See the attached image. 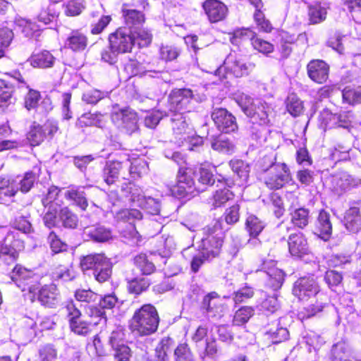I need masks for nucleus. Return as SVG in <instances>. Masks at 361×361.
Wrapping results in <instances>:
<instances>
[{"label":"nucleus","instance_id":"obj_1","mask_svg":"<svg viewBox=\"0 0 361 361\" xmlns=\"http://www.w3.org/2000/svg\"><path fill=\"white\" fill-rule=\"evenodd\" d=\"M234 100L252 123L249 129L252 139L257 142L264 140L265 129L262 126L270 123L269 116L272 113L271 106L266 102L253 99L243 92L235 94Z\"/></svg>","mask_w":361,"mask_h":361},{"label":"nucleus","instance_id":"obj_2","mask_svg":"<svg viewBox=\"0 0 361 361\" xmlns=\"http://www.w3.org/2000/svg\"><path fill=\"white\" fill-rule=\"evenodd\" d=\"M27 214H18L13 221L14 231H8L0 245V259L7 265L13 264L18 252L24 249V242L20 238L18 231L29 233L32 231V225Z\"/></svg>","mask_w":361,"mask_h":361},{"label":"nucleus","instance_id":"obj_3","mask_svg":"<svg viewBox=\"0 0 361 361\" xmlns=\"http://www.w3.org/2000/svg\"><path fill=\"white\" fill-rule=\"evenodd\" d=\"M159 317L157 309L151 304L143 305L135 310L130 320L132 332L139 336H149L157 331Z\"/></svg>","mask_w":361,"mask_h":361},{"label":"nucleus","instance_id":"obj_4","mask_svg":"<svg viewBox=\"0 0 361 361\" xmlns=\"http://www.w3.org/2000/svg\"><path fill=\"white\" fill-rule=\"evenodd\" d=\"M205 99V95L194 92L190 89H178L169 94L166 108L170 114L190 112Z\"/></svg>","mask_w":361,"mask_h":361},{"label":"nucleus","instance_id":"obj_5","mask_svg":"<svg viewBox=\"0 0 361 361\" xmlns=\"http://www.w3.org/2000/svg\"><path fill=\"white\" fill-rule=\"evenodd\" d=\"M80 267L83 271L92 269L95 279L99 283L106 281L112 272L111 263L103 254H90L82 257Z\"/></svg>","mask_w":361,"mask_h":361},{"label":"nucleus","instance_id":"obj_6","mask_svg":"<svg viewBox=\"0 0 361 361\" xmlns=\"http://www.w3.org/2000/svg\"><path fill=\"white\" fill-rule=\"evenodd\" d=\"M207 231L209 234L202 238L200 250L202 252L203 257L212 259L219 256L223 245V233L220 223L215 222L212 228L208 226Z\"/></svg>","mask_w":361,"mask_h":361},{"label":"nucleus","instance_id":"obj_7","mask_svg":"<svg viewBox=\"0 0 361 361\" xmlns=\"http://www.w3.org/2000/svg\"><path fill=\"white\" fill-rule=\"evenodd\" d=\"M264 171V184L271 190L280 189L290 180V171L286 164L271 161L269 167Z\"/></svg>","mask_w":361,"mask_h":361},{"label":"nucleus","instance_id":"obj_8","mask_svg":"<svg viewBox=\"0 0 361 361\" xmlns=\"http://www.w3.org/2000/svg\"><path fill=\"white\" fill-rule=\"evenodd\" d=\"M109 44L117 53L130 52L135 45V37L126 27H118L115 32L109 34Z\"/></svg>","mask_w":361,"mask_h":361},{"label":"nucleus","instance_id":"obj_9","mask_svg":"<svg viewBox=\"0 0 361 361\" xmlns=\"http://www.w3.org/2000/svg\"><path fill=\"white\" fill-rule=\"evenodd\" d=\"M192 174V169L187 166H180L177 175V183L172 192L180 197L192 195L195 191Z\"/></svg>","mask_w":361,"mask_h":361},{"label":"nucleus","instance_id":"obj_10","mask_svg":"<svg viewBox=\"0 0 361 361\" xmlns=\"http://www.w3.org/2000/svg\"><path fill=\"white\" fill-rule=\"evenodd\" d=\"M200 310L208 319L216 321L224 316L225 307L219 295L216 292H211L204 296Z\"/></svg>","mask_w":361,"mask_h":361},{"label":"nucleus","instance_id":"obj_11","mask_svg":"<svg viewBox=\"0 0 361 361\" xmlns=\"http://www.w3.org/2000/svg\"><path fill=\"white\" fill-rule=\"evenodd\" d=\"M10 277L22 290H28L30 293H36L38 289L37 278L32 271L20 265H16L10 274Z\"/></svg>","mask_w":361,"mask_h":361},{"label":"nucleus","instance_id":"obj_12","mask_svg":"<svg viewBox=\"0 0 361 361\" xmlns=\"http://www.w3.org/2000/svg\"><path fill=\"white\" fill-rule=\"evenodd\" d=\"M117 301L118 299L115 295H106L99 300L98 307L89 305L85 308V312L90 318L97 319L96 322H93L94 325L105 324L106 323V317L104 310L113 308Z\"/></svg>","mask_w":361,"mask_h":361},{"label":"nucleus","instance_id":"obj_13","mask_svg":"<svg viewBox=\"0 0 361 361\" xmlns=\"http://www.w3.org/2000/svg\"><path fill=\"white\" fill-rule=\"evenodd\" d=\"M319 118L326 128H343L348 129L351 126L353 114L350 111L333 114L329 109H325L321 111Z\"/></svg>","mask_w":361,"mask_h":361},{"label":"nucleus","instance_id":"obj_14","mask_svg":"<svg viewBox=\"0 0 361 361\" xmlns=\"http://www.w3.org/2000/svg\"><path fill=\"white\" fill-rule=\"evenodd\" d=\"M293 293L300 300H307L319 295V287L314 276L301 277L295 282Z\"/></svg>","mask_w":361,"mask_h":361},{"label":"nucleus","instance_id":"obj_15","mask_svg":"<svg viewBox=\"0 0 361 361\" xmlns=\"http://www.w3.org/2000/svg\"><path fill=\"white\" fill-rule=\"evenodd\" d=\"M211 116L218 130L223 133H229L238 129L235 117L226 109H214Z\"/></svg>","mask_w":361,"mask_h":361},{"label":"nucleus","instance_id":"obj_16","mask_svg":"<svg viewBox=\"0 0 361 361\" xmlns=\"http://www.w3.org/2000/svg\"><path fill=\"white\" fill-rule=\"evenodd\" d=\"M111 119L116 125L125 129L128 134H132L137 130V116L130 109H121L114 112L111 115Z\"/></svg>","mask_w":361,"mask_h":361},{"label":"nucleus","instance_id":"obj_17","mask_svg":"<svg viewBox=\"0 0 361 361\" xmlns=\"http://www.w3.org/2000/svg\"><path fill=\"white\" fill-rule=\"evenodd\" d=\"M66 309L68 312L70 328L76 334L86 335L90 331V324H94L93 322L97 320L95 318H91L92 320L87 322L82 319L80 310L73 303L68 304Z\"/></svg>","mask_w":361,"mask_h":361},{"label":"nucleus","instance_id":"obj_18","mask_svg":"<svg viewBox=\"0 0 361 361\" xmlns=\"http://www.w3.org/2000/svg\"><path fill=\"white\" fill-rule=\"evenodd\" d=\"M171 114V121L173 134L181 142L189 140L195 133L183 113Z\"/></svg>","mask_w":361,"mask_h":361},{"label":"nucleus","instance_id":"obj_19","mask_svg":"<svg viewBox=\"0 0 361 361\" xmlns=\"http://www.w3.org/2000/svg\"><path fill=\"white\" fill-rule=\"evenodd\" d=\"M223 70L226 71V73L231 74L236 78L242 77L248 73V66L246 63L241 59L233 54L227 56L224 65L216 71V75L221 76Z\"/></svg>","mask_w":361,"mask_h":361},{"label":"nucleus","instance_id":"obj_20","mask_svg":"<svg viewBox=\"0 0 361 361\" xmlns=\"http://www.w3.org/2000/svg\"><path fill=\"white\" fill-rule=\"evenodd\" d=\"M202 8L211 23H217L224 20L227 15V7L219 0H206Z\"/></svg>","mask_w":361,"mask_h":361},{"label":"nucleus","instance_id":"obj_21","mask_svg":"<svg viewBox=\"0 0 361 361\" xmlns=\"http://www.w3.org/2000/svg\"><path fill=\"white\" fill-rule=\"evenodd\" d=\"M307 75L314 82L322 84L329 78V66L322 60H312L307 66Z\"/></svg>","mask_w":361,"mask_h":361},{"label":"nucleus","instance_id":"obj_22","mask_svg":"<svg viewBox=\"0 0 361 361\" xmlns=\"http://www.w3.org/2000/svg\"><path fill=\"white\" fill-rule=\"evenodd\" d=\"M261 271L266 273L268 279L267 284L274 290H277L281 287L284 281V272L275 267V264L271 262H264L262 264Z\"/></svg>","mask_w":361,"mask_h":361},{"label":"nucleus","instance_id":"obj_23","mask_svg":"<svg viewBox=\"0 0 361 361\" xmlns=\"http://www.w3.org/2000/svg\"><path fill=\"white\" fill-rule=\"evenodd\" d=\"M331 361H361V356L355 355L348 343L342 340L333 345Z\"/></svg>","mask_w":361,"mask_h":361},{"label":"nucleus","instance_id":"obj_24","mask_svg":"<svg viewBox=\"0 0 361 361\" xmlns=\"http://www.w3.org/2000/svg\"><path fill=\"white\" fill-rule=\"evenodd\" d=\"M131 200L136 204L137 206L144 209L147 212L153 215L159 214L160 202L149 196L147 197L142 191L135 189L132 192Z\"/></svg>","mask_w":361,"mask_h":361},{"label":"nucleus","instance_id":"obj_25","mask_svg":"<svg viewBox=\"0 0 361 361\" xmlns=\"http://www.w3.org/2000/svg\"><path fill=\"white\" fill-rule=\"evenodd\" d=\"M54 17L53 15L43 10L37 16V20L39 24L23 19L20 21V25L23 26L22 31L25 35L31 37L37 35L36 33L42 29V25H46L51 22Z\"/></svg>","mask_w":361,"mask_h":361},{"label":"nucleus","instance_id":"obj_26","mask_svg":"<svg viewBox=\"0 0 361 361\" xmlns=\"http://www.w3.org/2000/svg\"><path fill=\"white\" fill-rule=\"evenodd\" d=\"M343 221L350 232L357 233L361 229V201L353 203L345 212Z\"/></svg>","mask_w":361,"mask_h":361},{"label":"nucleus","instance_id":"obj_27","mask_svg":"<svg viewBox=\"0 0 361 361\" xmlns=\"http://www.w3.org/2000/svg\"><path fill=\"white\" fill-rule=\"evenodd\" d=\"M38 293V300L47 307H55L60 301L59 293L55 284L44 285L36 290Z\"/></svg>","mask_w":361,"mask_h":361},{"label":"nucleus","instance_id":"obj_28","mask_svg":"<svg viewBox=\"0 0 361 361\" xmlns=\"http://www.w3.org/2000/svg\"><path fill=\"white\" fill-rule=\"evenodd\" d=\"M128 159L123 162L118 161H106L102 171V177L105 183L109 185L115 183L118 180L122 170L128 167Z\"/></svg>","mask_w":361,"mask_h":361},{"label":"nucleus","instance_id":"obj_29","mask_svg":"<svg viewBox=\"0 0 361 361\" xmlns=\"http://www.w3.org/2000/svg\"><path fill=\"white\" fill-rule=\"evenodd\" d=\"M288 244L289 252L293 257H302L310 252L307 239L302 233L290 234Z\"/></svg>","mask_w":361,"mask_h":361},{"label":"nucleus","instance_id":"obj_30","mask_svg":"<svg viewBox=\"0 0 361 361\" xmlns=\"http://www.w3.org/2000/svg\"><path fill=\"white\" fill-rule=\"evenodd\" d=\"M122 16L124 20L125 27L128 31L136 32L142 27L145 18L142 12L135 9H122Z\"/></svg>","mask_w":361,"mask_h":361},{"label":"nucleus","instance_id":"obj_31","mask_svg":"<svg viewBox=\"0 0 361 361\" xmlns=\"http://www.w3.org/2000/svg\"><path fill=\"white\" fill-rule=\"evenodd\" d=\"M13 85L5 80L0 79V113L4 112L9 107L13 106L16 100L13 97Z\"/></svg>","mask_w":361,"mask_h":361},{"label":"nucleus","instance_id":"obj_32","mask_svg":"<svg viewBox=\"0 0 361 361\" xmlns=\"http://www.w3.org/2000/svg\"><path fill=\"white\" fill-rule=\"evenodd\" d=\"M34 68H48L54 66L56 59L47 50L33 53L27 60Z\"/></svg>","mask_w":361,"mask_h":361},{"label":"nucleus","instance_id":"obj_33","mask_svg":"<svg viewBox=\"0 0 361 361\" xmlns=\"http://www.w3.org/2000/svg\"><path fill=\"white\" fill-rule=\"evenodd\" d=\"M85 190L83 186H71L66 191L65 197L82 210H85L88 202Z\"/></svg>","mask_w":361,"mask_h":361},{"label":"nucleus","instance_id":"obj_34","mask_svg":"<svg viewBox=\"0 0 361 361\" xmlns=\"http://www.w3.org/2000/svg\"><path fill=\"white\" fill-rule=\"evenodd\" d=\"M317 235L324 241L328 240L332 233V225L330 221V214L326 211H321L317 223Z\"/></svg>","mask_w":361,"mask_h":361},{"label":"nucleus","instance_id":"obj_35","mask_svg":"<svg viewBox=\"0 0 361 361\" xmlns=\"http://www.w3.org/2000/svg\"><path fill=\"white\" fill-rule=\"evenodd\" d=\"M329 6L326 3L315 2L309 6L308 16L310 24H319L325 20Z\"/></svg>","mask_w":361,"mask_h":361},{"label":"nucleus","instance_id":"obj_36","mask_svg":"<svg viewBox=\"0 0 361 361\" xmlns=\"http://www.w3.org/2000/svg\"><path fill=\"white\" fill-rule=\"evenodd\" d=\"M246 228L248 230L250 235L253 237L248 242L250 245H255L259 243L256 237L262 231L265 227V224L258 217L255 215H250L246 220Z\"/></svg>","mask_w":361,"mask_h":361},{"label":"nucleus","instance_id":"obj_37","mask_svg":"<svg viewBox=\"0 0 361 361\" xmlns=\"http://www.w3.org/2000/svg\"><path fill=\"white\" fill-rule=\"evenodd\" d=\"M84 233L97 242H105L112 238L111 230L104 226L86 228Z\"/></svg>","mask_w":361,"mask_h":361},{"label":"nucleus","instance_id":"obj_38","mask_svg":"<svg viewBox=\"0 0 361 361\" xmlns=\"http://www.w3.org/2000/svg\"><path fill=\"white\" fill-rule=\"evenodd\" d=\"M290 221L295 227L303 229L310 221V211L307 209L301 207L295 209L290 213Z\"/></svg>","mask_w":361,"mask_h":361},{"label":"nucleus","instance_id":"obj_39","mask_svg":"<svg viewBox=\"0 0 361 361\" xmlns=\"http://www.w3.org/2000/svg\"><path fill=\"white\" fill-rule=\"evenodd\" d=\"M211 146L214 150L228 154H233L235 150V145L233 140L225 135H220L214 138Z\"/></svg>","mask_w":361,"mask_h":361},{"label":"nucleus","instance_id":"obj_40","mask_svg":"<svg viewBox=\"0 0 361 361\" xmlns=\"http://www.w3.org/2000/svg\"><path fill=\"white\" fill-rule=\"evenodd\" d=\"M87 45V38L78 31H73L66 42V47L74 51H82Z\"/></svg>","mask_w":361,"mask_h":361},{"label":"nucleus","instance_id":"obj_41","mask_svg":"<svg viewBox=\"0 0 361 361\" xmlns=\"http://www.w3.org/2000/svg\"><path fill=\"white\" fill-rule=\"evenodd\" d=\"M324 343V340L318 335L313 334L307 337L306 347H308L310 356L307 361H317V351Z\"/></svg>","mask_w":361,"mask_h":361},{"label":"nucleus","instance_id":"obj_42","mask_svg":"<svg viewBox=\"0 0 361 361\" xmlns=\"http://www.w3.org/2000/svg\"><path fill=\"white\" fill-rule=\"evenodd\" d=\"M128 169L130 176L135 179L140 178L148 173V164L143 159H137L133 162L129 161Z\"/></svg>","mask_w":361,"mask_h":361},{"label":"nucleus","instance_id":"obj_43","mask_svg":"<svg viewBox=\"0 0 361 361\" xmlns=\"http://www.w3.org/2000/svg\"><path fill=\"white\" fill-rule=\"evenodd\" d=\"M334 182L336 184L337 189L341 190H348L358 184L359 180L355 179L349 173L346 172H341L334 176Z\"/></svg>","mask_w":361,"mask_h":361},{"label":"nucleus","instance_id":"obj_44","mask_svg":"<svg viewBox=\"0 0 361 361\" xmlns=\"http://www.w3.org/2000/svg\"><path fill=\"white\" fill-rule=\"evenodd\" d=\"M46 137V130L42 126L35 123L30 127L27 134V139L32 146L41 144Z\"/></svg>","mask_w":361,"mask_h":361},{"label":"nucleus","instance_id":"obj_45","mask_svg":"<svg viewBox=\"0 0 361 361\" xmlns=\"http://www.w3.org/2000/svg\"><path fill=\"white\" fill-rule=\"evenodd\" d=\"M257 307L262 313L268 314L274 313L279 310V302L276 295H264V298L262 299Z\"/></svg>","mask_w":361,"mask_h":361},{"label":"nucleus","instance_id":"obj_46","mask_svg":"<svg viewBox=\"0 0 361 361\" xmlns=\"http://www.w3.org/2000/svg\"><path fill=\"white\" fill-rule=\"evenodd\" d=\"M151 283L147 278L136 277L128 282V289L130 293L140 295L147 290Z\"/></svg>","mask_w":361,"mask_h":361},{"label":"nucleus","instance_id":"obj_47","mask_svg":"<svg viewBox=\"0 0 361 361\" xmlns=\"http://www.w3.org/2000/svg\"><path fill=\"white\" fill-rule=\"evenodd\" d=\"M232 171L243 182H246L249 177L250 166L240 159H233L229 162Z\"/></svg>","mask_w":361,"mask_h":361},{"label":"nucleus","instance_id":"obj_48","mask_svg":"<svg viewBox=\"0 0 361 361\" xmlns=\"http://www.w3.org/2000/svg\"><path fill=\"white\" fill-rule=\"evenodd\" d=\"M286 110L293 117L301 115L304 106L302 102L294 94L289 95L286 101Z\"/></svg>","mask_w":361,"mask_h":361},{"label":"nucleus","instance_id":"obj_49","mask_svg":"<svg viewBox=\"0 0 361 361\" xmlns=\"http://www.w3.org/2000/svg\"><path fill=\"white\" fill-rule=\"evenodd\" d=\"M266 334L271 338L273 343H279L286 341L289 336V332L286 328L279 326V323L276 326L269 328Z\"/></svg>","mask_w":361,"mask_h":361},{"label":"nucleus","instance_id":"obj_50","mask_svg":"<svg viewBox=\"0 0 361 361\" xmlns=\"http://www.w3.org/2000/svg\"><path fill=\"white\" fill-rule=\"evenodd\" d=\"M59 220L65 228H75L78 222V216L68 207H63L59 214Z\"/></svg>","mask_w":361,"mask_h":361},{"label":"nucleus","instance_id":"obj_51","mask_svg":"<svg viewBox=\"0 0 361 361\" xmlns=\"http://www.w3.org/2000/svg\"><path fill=\"white\" fill-rule=\"evenodd\" d=\"M142 217V213L135 209H121L116 214L115 219L118 221L128 222L130 224L135 220H140Z\"/></svg>","mask_w":361,"mask_h":361},{"label":"nucleus","instance_id":"obj_52","mask_svg":"<svg viewBox=\"0 0 361 361\" xmlns=\"http://www.w3.org/2000/svg\"><path fill=\"white\" fill-rule=\"evenodd\" d=\"M134 264L143 275H149L155 270V266L149 262L145 254H140L134 257Z\"/></svg>","mask_w":361,"mask_h":361},{"label":"nucleus","instance_id":"obj_53","mask_svg":"<svg viewBox=\"0 0 361 361\" xmlns=\"http://www.w3.org/2000/svg\"><path fill=\"white\" fill-rule=\"evenodd\" d=\"M233 197V192L227 188L217 190L212 199L214 208L219 207Z\"/></svg>","mask_w":361,"mask_h":361},{"label":"nucleus","instance_id":"obj_54","mask_svg":"<svg viewBox=\"0 0 361 361\" xmlns=\"http://www.w3.org/2000/svg\"><path fill=\"white\" fill-rule=\"evenodd\" d=\"M254 309L252 307H242L235 312L233 319V324L236 326L245 324L254 315Z\"/></svg>","mask_w":361,"mask_h":361},{"label":"nucleus","instance_id":"obj_55","mask_svg":"<svg viewBox=\"0 0 361 361\" xmlns=\"http://www.w3.org/2000/svg\"><path fill=\"white\" fill-rule=\"evenodd\" d=\"M169 115L170 114L166 108L151 112L145 116L144 120L145 125L147 128H154L164 116H169Z\"/></svg>","mask_w":361,"mask_h":361},{"label":"nucleus","instance_id":"obj_56","mask_svg":"<svg viewBox=\"0 0 361 361\" xmlns=\"http://www.w3.org/2000/svg\"><path fill=\"white\" fill-rule=\"evenodd\" d=\"M342 97L343 102L349 104L361 103V86L355 89L344 88L342 91Z\"/></svg>","mask_w":361,"mask_h":361},{"label":"nucleus","instance_id":"obj_57","mask_svg":"<svg viewBox=\"0 0 361 361\" xmlns=\"http://www.w3.org/2000/svg\"><path fill=\"white\" fill-rule=\"evenodd\" d=\"M64 12L66 16H76L80 15L85 8L84 0H70L65 4Z\"/></svg>","mask_w":361,"mask_h":361},{"label":"nucleus","instance_id":"obj_58","mask_svg":"<svg viewBox=\"0 0 361 361\" xmlns=\"http://www.w3.org/2000/svg\"><path fill=\"white\" fill-rule=\"evenodd\" d=\"M344 6V9L350 13L355 21L361 23V0H345Z\"/></svg>","mask_w":361,"mask_h":361},{"label":"nucleus","instance_id":"obj_59","mask_svg":"<svg viewBox=\"0 0 361 361\" xmlns=\"http://www.w3.org/2000/svg\"><path fill=\"white\" fill-rule=\"evenodd\" d=\"M47 242L54 254L66 251L68 248L67 244L63 242L54 231L49 233Z\"/></svg>","mask_w":361,"mask_h":361},{"label":"nucleus","instance_id":"obj_60","mask_svg":"<svg viewBox=\"0 0 361 361\" xmlns=\"http://www.w3.org/2000/svg\"><path fill=\"white\" fill-rule=\"evenodd\" d=\"M108 94L106 92H102L97 89L87 90L82 94V99L89 104H95Z\"/></svg>","mask_w":361,"mask_h":361},{"label":"nucleus","instance_id":"obj_61","mask_svg":"<svg viewBox=\"0 0 361 361\" xmlns=\"http://www.w3.org/2000/svg\"><path fill=\"white\" fill-rule=\"evenodd\" d=\"M171 341L170 338H163L155 349L154 361H165L170 351Z\"/></svg>","mask_w":361,"mask_h":361},{"label":"nucleus","instance_id":"obj_62","mask_svg":"<svg viewBox=\"0 0 361 361\" xmlns=\"http://www.w3.org/2000/svg\"><path fill=\"white\" fill-rule=\"evenodd\" d=\"M219 351V348L216 340L214 338H208L206 340L204 349L200 353V356L202 359H204L206 357L214 359L218 355Z\"/></svg>","mask_w":361,"mask_h":361},{"label":"nucleus","instance_id":"obj_63","mask_svg":"<svg viewBox=\"0 0 361 361\" xmlns=\"http://www.w3.org/2000/svg\"><path fill=\"white\" fill-rule=\"evenodd\" d=\"M180 54V49L173 45L162 46L160 49L161 58L166 61L175 60Z\"/></svg>","mask_w":361,"mask_h":361},{"label":"nucleus","instance_id":"obj_64","mask_svg":"<svg viewBox=\"0 0 361 361\" xmlns=\"http://www.w3.org/2000/svg\"><path fill=\"white\" fill-rule=\"evenodd\" d=\"M56 357L57 351L52 345L47 344L39 349V357L41 361H54Z\"/></svg>","mask_w":361,"mask_h":361}]
</instances>
